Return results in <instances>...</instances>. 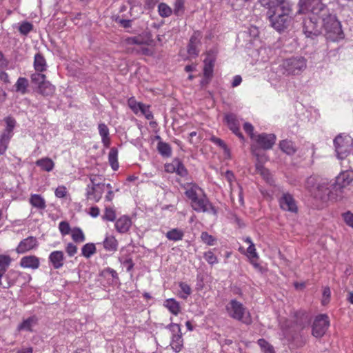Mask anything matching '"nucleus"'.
<instances>
[{"label":"nucleus","instance_id":"obj_1","mask_svg":"<svg viewBox=\"0 0 353 353\" xmlns=\"http://www.w3.org/2000/svg\"><path fill=\"white\" fill-rule=\"evenodd\" d=\"M299 13H310L303 22V32L307 37H316L324 30L325 37L332 41L343 38L340 21L322 0H299Z\"/></svg>","mask_w":353,"mask_h":353},{"label":"nucleus","instance_id":"obj_2","mask_svg":"<svg viewBox=\"0 0 353 353\" xmlns=\"http://www.w3.org/2000/svg\"><path fill=\"white\" fill-rule=\"evenodd\" d=\"M230 316L234 319L241 321L247 325L251 324L252 319L243 305L236 299H232L227 306Z\"/></svg>","mask_w":353,"mask_h":353},{"label":"nucleus","instance_id":"obj_3","mask_svg":"<svg viewBox=\"0 0 353 353\" xmlns=\"http://www.w3.org/2000/svg\"><path fill=\"white\" fill-rule=\"evenodd\" d=\"M283 73L286 75L300 74L306 68V60L302 57H291L282 63Z\"/></svg>","mask_w":353,"mask_h":353},{"label":"nucleus","instance_id":"obj_4","mask_svg":"<svg viewBox=\"0 0 353 353\" xmlns=\"http://www.w3.org/2000/svg\"><path fill=\"white\" fill-rule=\"evenodd\" d=\"M336 156L339 159H345L351 152L353 141L350 136L339 134L334 139Z\"/></svg>","mask_w":353,"mask_h":353},{"label":"nucleus","instance_id":"obj_5","mask_svg":"<svg viewBox=\"0 0 353 353\" xmlns=\"http://www.w3.org/2000/svg\"><path fill=\"white\" fill-rule=\"evenodd\" d=\"M352 181V179L350 177L348 173L343 172L341 173L335 180V182L330 185L332 190H330V188H324L323 185H321L319 187V191H323L325 189V194L328 196L329 194L334 190L338 194V192L341 193L343 192V189L350 185Z\"/></svg>","mask_w":353,"mask_h":353},{"label":"nucleus","instance_id":"obj_6","mask_svg":"<svg viewBox=\"0 0 353 353\" xmlns=\"http://www.w3.org/2000/svg\"><path fill=\"white\" fill-rule=\"evenodd\" d=\"M172 333L170 346L175 352H179L183 347V334L177 323H170L166 326Z\"/></svg>","mask_w":353,"mask_h":353},{"label":"nucleus","instance_id":"obj_7","mask_svg":"<svg viewBox=\"0 0 353 353\" xmlns=\"http://www.w3.org/2000/svg\"><path fill=\"white\" fill-rule=\"evenodd\" d=\"M268 9L267 16L270 19L271 14L274 16L288 15L293 17V12L289 3L285 0L281 1L278 3H273L270 7H265Z\"/></svg>","mask_w":353,"mask_h":353},{"label":"nucleus","instance_id":"obj_8","mask_svg":"<svg viewBox=\"0 0 353 353\" xmlns=\"http://www.w3.org/2000/svg\"><path fill=\"white\" fill-rule=\"evenodd\" d=\"M330 325L329 318L326 314L318 315L312 325V335L316 338L323 336Z\"/></svg>","mask_w":353,"mask_h":353},{"label":"nucleus","instance_id":"obj_9","mask_svg":"<svg viewBox=\"0 0 353 353\" xmlns=\"http://www.w3.org/2000/svg\"><path fill=\"white\" fill-rule=\"evenodd\" d=\"M292 20V16H274V14H271L270 19H269L272 27L279 32H281L285 29H287L291 25Z\"/></svg>","mask_w":353,"mask_h":353},{"label":"nucleus","instance_id":"obj_10","mask_svg":"<svg viewBox=\"0 0 353 353\" xmlns=\"http://www.w3.org/2000/svg\"><path fill=\"white\" fill-rule=\"evenodd\" d=\"M192 208L196 212H212L214 214H216V210L210 203L209 200L203 196L199 198V196L191 202Z\"/></svg>","mask_w":353,"mask_h":353},{"label":"nucleus","instance_id":"obj_11","mask_svg":"<svg viewBox=\"0 0 353 353\" xmlns=\"http://www.w3.org/2000/svg\"><path fill=\"white\" fill-rule=\"evenodd\" d=\"M94 186L90 187V185H88L85 195L88 200L99 202L105 191V183L94 185Z\"/></svg>","mask_w":353,"mask_h":353},{"label":"nucleus","instance_id":"obj_12","mask_svg":"<svg viewBox=\"0 0 353 353\" xmlns=\"http://www.w3.org/2000/svg\"><path fill=\"white\" fill-rule=\"evenodd\" d=\"M254 140L263 150H270L275 143L276 136L274 134L262 133L256 136Z\"/></svg>","mask_w":353,"mask_h":353},{"label":"nucleus","instance_id":"obj_13","mask_svg":"<svg viewBox=\"0 0 353 353\" xmlns=\"http://www.w3.org/2000/svg\"><path fill=\"white\" fill-rule=\"evenodd\" d=\"M279 205L281 209L291 212H296L298 210L296 202L293 196L289 193H283L279 199Z\"/></svg>","mask_w":353,"mask_h":353},{"label":"nucleus","instance_id":"obj_14","mask_svg":"<svg viewBox=\"0 0 353 353\" xmlns=\"http://www.w3.org/2000/svg\"><path fill=\"white\" fill-rule=\"evenodd\" d=\"M38 246V241L34 236H28L22 240L16 248L18 254H23L28 251L34 249Z\"/></svg>","mask_w":353,"mask_h":353},{"label":"nucleus","instance_id":"obj_15","mask_svg":"<svg viewBox=\"0 0 353 353\" xmlns=\"http://www.w3.org/2000/svg\"><path fill=\"white\" fill-rule=\"evenodd\" d=\"M201 45V34L194 32L190 37L188 45V53L190 56L196 57L199 54V46Z\"/></svg>","mask_w":353,"mask_h":353},{"label":"nucleus","instance_id":"obj_16","mask_svg":"<svg viewBox=\"0 0 353 353\" xmlns=\"http://www.w3.org/2000/svg\"><path fill=\"white\" fill-rule=\"evenodd\" d=\"M39 259L34 255L26 256L21 258L20 265L24 268L37 269L39 267Z\"/></svg>","mask_w":353,"mask_h":353},{"label":"nucleus","instance_id":"obj_17","mask_svg":"<svg viewBox=\"0 0 353 353\" xmlns=\"http://www.w3.org/2000/svg\"><path fill=\"white\" fill-rule=\"evenodd\" d=\"M49 261L54 269H59L63 265L64 255L62 251H54L49 256Z\"/></svg>","mask_w":353,"mask_h":353},{"label":"nucleus","instance_id":"obj_18","mask_svg":"<svg viewBox=\"0 0 353 353\" xmlns=\"http://www.w3.org/2000/svg\"><path fill=\"white\" fill-rule=\"evenodd\" d=\"M131 225L130 219L127 216H123L116 221L115 228L119 233H125L129 230Z\"/></svg>","mask_w":353,"mask_h":353},{"label":"nucleus","instance_id":"obj_19","mask_svg":"<svg viewBox=\"0 0 353 353\" xmlns=\"http://www.w3.org/2000/svg\"><path fill=\"white\" fill-rule=\"evenodd\" d=\"M280 149L288 155H293L296 152L294 143L289 140H283L279 143Z\"/></svg>","mask_w":353,"mask_h":353},{"label":"nucleus","instance_id":"obj_20","mask_svg":"<svg viewBox=\"0 0 353 353\" xmlns=\"http://www.w3.org/2000/svg\"><path fill=\"white\" fill-rule=\"evenodd\" d=\"M34 68L37 72H39L46 70V61L41 53H37L34 56Z\"/></svg>","mask_w":353,"mask_h":353},{"label":"nucleus","instance_id":"obj_21","mask_svg":"<svg viewBox=\"0 0 353 353\" xmlns=\"http://www.w3.org/2000/svg\"><path fill=\"white\" fill-rule=\"evenodd\" d=\"M55 91V87L53 85L50 81H45L38 88V92L43 96H51L54 94Z\"/></svg>","mask_w":353,"mask_h":353},{"label":"nucleus","instance_id":"obj_22","mask_svg":"<svg viewBox=\"0 0 353 353\" xmlns=\"http://www.w3.org/2000/svg\"><path fill=\"white\" fill-rule=\"evenodd\" d=\"M170 166L172 168L173 171L176 172L177 174L181 176H184L188 174L186 168L179 159H174L172 164L168 165V168Z\"/></svg>","mask_w":353,"mask_h":353},{"label":"nucleus","instance_id":"obj_23","mask_svg":"<svg viewBox=\"0 0 353 353\" xmlns=\"http://www.w3.org/2000/svg\"><path fill=\"white\" fill-rule=\"evenodd\" d=\"M99 134L105 146H108L110 143L109 137V129L105 123H99L98 126Z\"/></svg>","mask_w":353,"mask_h":353},{"label":"nucleus","instance_id":"obj_24","mask_svg":"<svg viewBox=\"0 0 353 353\" xmlns=\"http://www.w3.org/2000/svg\"><path fill=\"white\" fill-rule=\"evenodd\" d=\"M36 165L46 172H50L53 170L54 163L50 158H42L36 161Z\"/></svg>","mask_w":353,"mask_h":353},{"label":"nucleus","instance_id":"obj_25","mask_svg":"<svg viewBox=\"0 0 353 353\" xmlns=\"http://www.w3.org/2000/svg\"><path fill=\"white\" fill-rule=\"evenodd\" d=\"M214 65V60L211 58H208L204 60L203 75L208 79H211L213 74V68Z\"/></svg>","mask_w":353,"mask_h":353},{"label":"nucleus","instance_id":"obj_26","mask_svg":"<svg viewBox=\"0 0 353 353\" xmlns=\"http://www.w3.org/2000/svg\"><path fill=\"white\" fill-rule=\"evenodd\" d=\"M164 305L174 315H177L180 312L179 303L174 299H167L164 303Z\"/></svg>","mask_w":353,"mask_h":353},{"label":"nucleus","instance_id":"obj_27","mask_svg":"<svg viewBox=\"0 0 353 353\" xmlns=\"http://www.w3.org/2000/svg\"><path fill=\"white\" fill-rule=\"evenodd\" d=\"M118 150L116 148H112L109 152L108 160L109 163L114 170L119 168V163L117 160Z\"/></svg>","mask_w":353,"mask_h":353},{"label":"nucleus","instance_id":"obj_28","mask_svg":"<svg viewBox=\"0 0 353 353\" xmlns=\"http://www.w3.org/2000/svg\"><path fill=\"white\" fill-rule=\"evenodd\" d=\"M157 150L163 157H169L171 156L172 149L167 143L159 141L157 145Z\"/></svg>","mask_w":353,"mask_h":353},{"label":"nucleus","instance_id":"obj_29","mask_svg":"<svg viewBox=\"0 0 353 353\" xmlns=\"http://www.w3.org/2000/svg\"><path fill=\"white\" fill-rule=\"evenodd\" d=\"M5 121L6 123V128L2 132V134H6L8 135V137H12V131L16 125V121L14 118L11 117H8L5 119Z\"/></svg>","mask_w":353,"mask_h":353},{"label":"nucleus","instance_id":"obj_30","mask_svg":"<svg viewBox=\"0 0 353 353\" xmlns=\"http://www.w3.org/2000/svg\"><path fill=\"white\" fill-rule=\"evenodd\" d=\"M30 202L34 207L39 209H44L46 208L45 200L39 194L32 195Z\"/></svg>","mask_w":353,"mask_h":353},{"label":"nucleus","instance_id":"obj_31","mask_svg":"<svg viewBox=\"0 0 353 353\" xmlns=\"http://www.w3.org/2000/svg\"><path fill=\"white\" fill-rule=\"evenodd\" d=\"M37 319L35 317L32 316L26 320H24L18 327L19 330H25L27 331H32V327L33 325L36 324Z\"/></svg>","mask_w":353,"mask_h":353},{"label":"nucleus","instance_id":"obj_32","mask_svg":"<svg viewBox=\"0 0 353 353\" xmlns=\"http://www.w3.org/2000/svg\"><path fill=\"white\" fill-rule=\"evenodd\" d=\"M82 255L85 258H90L96 252V247L94 243H86L81 249Z\"/></svg>","mask_w":353,"mask_h":353},{"label":"nucleus","instance_id":"obj_33","mask_svg":"<svg viewBox=\"0 0 353 353\" xmlns=\"http://www.w3.org/2000/svg\"><path fill=\"white\" fill-rule=\"evenodd\" d=\"M183 236V231L178 229H172L170 231L168 232L166 234V237L171 241H179L182 239Z\"/></svg>","mask_w":353,"mask_h":353},{"label":"nucleus","instance_id":"obj_34","mask_svg":"<svg viewBox=\"0 0 353 353\" xmlns=\"http://www.w3.org/2000/svg\"><path fill=\"white\" fill-rule=\"evenodd\" d=\"M103 246L106 250H116L117 241L114 236H108L103 241Z\"/></svg>","mask_w":353,"mask_h":353},{"label":"nucleus","instance_id":"obj_35","mask_svg":"<svg viewBox=\"0 0 353 353\" xmlns=\"http://www.w3.org/2000/svg\"><path fill=\"white\" fill-rule=\"evenodd\" d=\"M28 85V81L27 79L23 77H19L16 83V90L18 92L25 94L27 92V87Z\"/></svg>","mask_w":353,"mask_h":353},{"label":"nucleus","instance_id":"obj_36","mask_svg":"<svg viewBox=\"0 0 353 353\" xmlns=\"http://www.w3.org/2000/svg\"><path fill=\"white\" fill-rule=\"evenodd\" d=\"M14 274L18 275L19 273L17 272H16V271L10 270L5 276L6 281L2 285V288H3L8 289V288H9L10 287H11L12 285H13L14 284L15 280H14V279L12 278V276L14 275Z\"/></svg>","mask_w":353,"mask_h":353},{"label":"nucleus","instance_id":"obj_37","mask_svg":"<svg viewBox=\"0 0 353 353\" xmlns=\"http://www.w3.org/2000/svg\"><path fill=\"white\" fill-rule=\"evenodd\" d=\"M225 121H226L230 129L239 125V122L236 119V117L233 113H228L225 115Z\"/></svg>","mask_w":353,"mask_h":353},{"label":"nucleus","instance_id":"obj_38","mask_svg":"<svg viewBox=\"0 0 353 353\" xmlns=\"http://www.w3.org/2000/svg\"><path fill=\"white\" fill-rule=\"evenodd\" d=\"M46 78L45 74L35 72L31 75V81L39 88L46 81Z\"/></svg>","mask_w":353,"mask_h":353},{"label":"nucleus","instance_id":"obj_39","mask_svg":"<svg viewBox=\"0 0 353 353\" xmlns=\"http://www.w3.org/2000/svg\"><path fill=\"white\" fill-rule=\"evenodd\" d=\"M72 238L73 241L77 243H81L85 241V236L82 230L79 228H75L72 230Z\"/></svg>","mask_w":353,"mask_h":353},{"label":"nucleus","instance_id":"obj_40","mask_svg":"<svg viewBox=\"0 0 353 353\" xmlns=\"http://www.w3.org/2000/svg\"><path fill=\"white\" fill-rule=\"evenodd\" d=\"M139 106V111L145 117V118L148 120L153 119V114L152 112L150 110V106L146 105L142 103H137Z\"/></svg>","mask_w":353,"mask_h":353},{"label":"nucleus","instance_id":"obj_41","mask_svg":"<svg viewBox=\"0 0 353 353\" xmlns=\"http://www.w3.org/2000/svg\"><path fill=\"white\" fill-rule=\"evenodd\" d=\"M128 44L143 45L147 43V41L141 35L128 37L126 39Z\"/></svg>","mask_w":353,"mask_h":353},{"label":"nucleus","instance_id":"obj_42","mask_svg":"<svg viewBox=\"0 0 353 353\" xmlns=\"http://www.w3.org/2000/svg\"><path fill=\"white\" fill-rule=\"evenodd\" d=\"M10 139V137L1 134L0 138V154H3L6 151Z\"/></svg>","mask_w":353,"mask_h":353},{"label":"nucleus","instance_id":"obj_43","mask_svg":"<svg viewBox=\"0 0 353 353\" xmlns=\"http://www.w3.org/2000/svg\"><path fill=\"white\" fill-rule=\"evenodd\" d=\"M258 344L265 353H274V348L268 341L263 339L258 340Z\"/></svg>","mask_w":353,"mask_h":353},{"label":"nucleus","instance_id":"obj_44","mask_svg":"<svg viewBox=\"0 0 353 353\" xmlns=\"http://www.w3.org/2000/svg\"><path fill=\"white\" fill-rule=\"evenodd\" d=\"M11 261V258L8 255L0 254V270L6 272Z\"/></svg>","mask_w":353,"mask_h":353},{"label":"nucleus","instance_id":"obj_45","mask_svg":"<svg viewBox=\"0 0 353 353\" xmlns=\"http://www.w3.org/2000/svg\"><path fill=\"white\" fill-rule=\"evenodd\" d=\"M197 189L198 187L196 185H192L190 188H187L186 191L185 192V194L188 199L191 200V202H192L198 197L196 193Z\"/></svg>","mask_w":353,"mask_h":353},{"label":"nucleus","instance_id":"obj_46","mask_svg":"<svg viewBox=\"0 0 353 353\" xmlns=\"http://www.w3.org/2000/svg\"><path fill=\"white\" fill-rule=\"evenodd\" d=\"M159 12L161 17H166L172 14L171 8L164 3L159 5Z\"/></svg>","mask_w":353,"mask_h":353},{"label":"nucleus","instance_id":"obj_47","mask_svg":"<svg viewBox=\"0 0 353 353\" xmlns=\"http://www.w3.org/2000/svg\"><path fill=\"white\" fill-rule=\"evenodd\" d=\"M210 140L214 143H215L216 145L221 147L224 150V153L225 154H228V155L230 154V150L228 149V146L226 145V144L224 143V141L223 140H221V139L217 138L216 137H212Z\"/></svg>","mask_w":353,"mask_h":353},{"label":"nucleus","instance_id":"obj_48","mask_svg":"<svg viewBox=\"0 0 353 353\" xmlns=\"http://www.w3.org/2000/svg\"><path fill=\"white\" fill-rule=\"evenodd\" d=\"M33 28V25L29 22H23L19 28V30L21 34L27 35Z\"/></svg>","mask_w":353,"mask_h":353},{"label":"nucleus","instance_id":"obj_49","mask_svg":"<svg viewBox=\"0 0 353 353\" xmlns=\"http://www.w3.org/2000/svg\"><path fill=\"white\" fill-rule=\"evenodd\" d=\"M201 239L203 243L209 245H213L216 241V239L213 236L209 234L206 232H203L201 233Z\"/></svg>","mask_w":353,"mask_h":353},{"label":"nucleus","instance_id":"obj_50","mask_svg":"<svg viewBox=\"0 0 353 353\" xmlns=\"http://www.w3.org/2000/svg\"><path fill=\"white\" fill-rule=\"evenodd\" d=\"M103 219L113 221L116 219V214L114 210L111 208H105V214L103 216Z\"/></svg>","mask_w":353,"mask_h":353},{"label":"nucleus","instance_id":"obj_51","mask_svg":"<svg viewBox=\"0 0 353 353\" xmlns=\"http://www.w3.org/2000/svg\"><path fill=\"white\" fill-rule=\"evenodd\" d=\"M330 289L329 287H324L323 290V299H322V304L323 305H327L330 302Z\"/></svg>","mask_w":353,"mask_h":353},{"label":"nucleus","instance_id":"obj_52","mask_svg":"<svg viewBox=\"0 0 353 353\" xmlns=\"http://www.w3.org/2000/svg\"><path fill=\"white\" fill-rule=\"evenodd\" d=\"M59 228L63 235L68 234L70 232V226L67 221H61L59 223Z\"/></svg>","mask_w":353,"mask_h":353},{"label":"nucleus","instance_id":"obj_53","mask_svg":"<svg viewBox=\"0 0 353 353\" xmlns=\"http://www.w3.org/2000/svg\"><path fill=\"white\" fill-rule=\"evenodd\" d=\"M343 218L345 223L350 227L353 228V213L347 211L343 214Z\"/></svg>","mask_w":353,"mask_h":353},{"label":"nucleus","instance_id":"obj_54","mask_svg":"<svg viewBox=\"0 0 353 353\" xmlns=\"http://www.w3.org/2000/svg\"><path fill=\"white\" fill-rule=\"evenodd\" d=\"M205 259L211 265L217 263V258L211 251H208L204 254Z\"/></svg>","mask_w":353,"mask_h":353},{"label":"nucleus","instance_id":"obj_55","mask_svg":"<svg viewBox=\"0 0 353 353\" xmlns=\"http://www.w3.org/2000/svg\"><path fill=\"white\" fill-rule=\"evenodd\" d=\"M243 129L247 132L252 139H254L256 136L254 134V127L250 123H245L243 125Z\"/></svg>","mask_w":353,"mask_h":353},{"label":"nucleus","instance_id":"obj_56","mask_svg":"<svg viewBox=\"0 0 353 353\" xmlns=\"http://www.w3.org/2000/svg\"><path fill=\"white\" fill-rule=\"evenodd\" d=\"M179 287L181 291L185 294V296H183L182 297L185 299L188 295H190L192 292L191 288L190 285L185 283H180Z\"/></svg>","mask_w":353,"mask_h":353},{"label":"nucleus","instance_id":"obj_57","mask_svg":"<svg viewBox=\"0 0 353 353\" xmlns=\"http://www.w3.org/2000/svg\"><path fill=\"white\" fill-rule=\"evenodd\" d=\"M65 251L70 256H74L77 252V248L72 243H69L66 248Z\"/></svg>","mask_w":353,"mask_h":353},{"label":"nucleus","instance_id":"obj_58","mask_svg":"<svg viewBox=\"0 0 353 353\" xmlns=\"http://www.w3.org/2000/svg\"><path fill=\"white\" fill-rule=\"evenodd\" d=\"M66 193V188L64 186H59L55 190V195L59 198H63Z\"/></svg>","mask_w":353,"mask_h":353},{"label":"nucleus","instance_id":"obj_59","mask_svg":"<svg viewBox=\"0 0 353 353\" xmlns=\"http://www.w3.org/2000/svg\"><path fill=\"white\" fill-rule=\"evenodd\" d=\"M115 21L120 23V25L125 28L131 27L132 21L130 19H121L119 17H117Z\"/></svg>","mask_w":353,"mask_h":353},{"label":"nucleus","instance_id":"obj_60","mask_svg":"<svg viewBox=\"0 0 353 353\" xmlns=\"http://www.w3.org/2000/svg\"><path fill=\"white\" fill-rule=\"evenodd\" d=\"M247 252L250 257H252V258H257L258 257L254 243H252L251 245H249V247L247 249Z\"/></svg>","mask_w":353,"mask_h":353},{"label":"nucleus","instance_id":"obj_61","mask_svg":"<svg viewBox=\"0 0 353 353\" xmlns=\"http://www.w3.org/2000/svg\"><path fill=\"white\" fill-rule=\"evenodd\" d=\"M256 168L260 169L261 174L263 176L264 178H265L267 179V181L268 183H270V179H269L270 174H269L268 170L263 168V167L261 165H257Z\"/></svg>","mask_w":353,"mask_h":353},{"label":"nucleus","instance_id":"obj_62","mask_svg":"<svg viewBox=\"0 0 353 353\" xmlns=\"http://www.w3.org/2000/svg\"><path fill=\"white\" fill-rule=\"evenodd\" d=\"M123 264L126 267V270L128 272L131 271V270L133 268L134 263L132 262V260L131 259H127L123 262Z\"/></svg>","mask_w":353,"mask_h":353},{"label":"nucleus","instance_id":"obj_63","mask_svg":"<svg viewBox=\"0 0 353 353\" xmlns=\"http://www.w3.org/2000/svg\"><path fill=\"white\" fill-rule=\"evenodd\" d=\"M128 103H129V105L130 107L131 108V109L135 112V113H137L138 111H139V106L137 105V103L134 100H132V99H130L128 101Z\"/></svg>","mask_w":353,"mask_h":353},{"label":"nucleus","instance_id":"obj_64","mask_svg":"<svg viewBox=\"0 0 353 353\" xmlns=\"http://www.w3.org/2000/svg\"><path fill=\"white\" fill-rule=\"evenodd\" d=\"M99 208L97 206H93V207H91L90 208V214L92 216V217H97L99 216Z\"/></svg>","mask_w":353,"mask_h":353}]
</instances>
